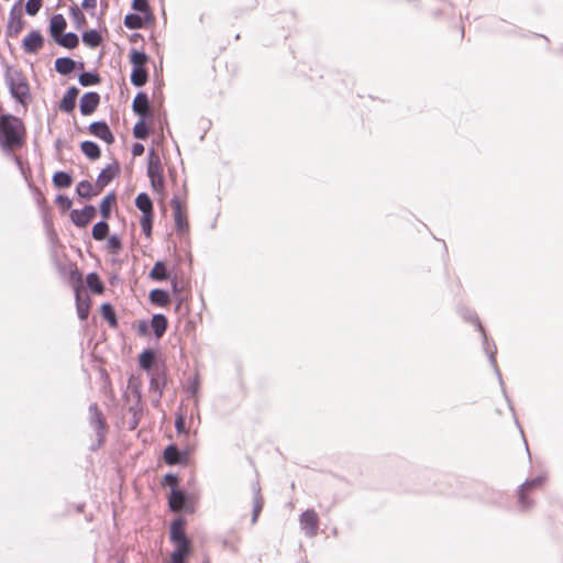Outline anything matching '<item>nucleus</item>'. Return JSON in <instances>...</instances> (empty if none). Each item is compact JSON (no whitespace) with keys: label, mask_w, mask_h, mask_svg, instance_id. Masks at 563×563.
I'll list each match as a JSON object with an SVG mask.
<instances>
[{"label":"nucleus","mask_w":563,"mask_h":563,"mask_svg":"<svg viewBox=\"0 0 563 563\" xmlns=\"http://www.w3.org/2000/svg\"><path fill=\"white\" fill-rule=\"evenodd\" d=\"M163 175V166L162 164H147V176L154 177V176H161Z\"/></svg>","instance_id":"nucleus-57"},{"label":"nucleus","mask_w":563,"mask_h":563,"mask_svg":"<svg viewBox=\"0 0 563 563\" xmlns=\"http://www.w3.org/2000/svg\"><path fill=\"white\" fill-rule=\"evenodd\" d=\"M100 104V95L97 91L85 92L79 100V111L82 115H91Z\"/></svg>","instance_id":"nucleus-15"},{"label":"nucleus","mask_w":563,"mask_h":563,"mask_svg":"<svg viewBox=\"0 0 563 563\" xmlns=\"http://www.w3.org/2000/svg\"><path fill=\"white\" fill-rule=\"evenodd\" d=\"M148 164H162L158 153L151 148L147 154Z\"/></svg>","instance_id":"nucleus-63"},{"label":"nucleus","mask_w":563,"mask_h":563,"mask_svg":"<svg viewBox=\"0 0 563 563\" xmlns=\"http://www.w3.org/2000/svg\"><path fill=\"white\" fill-rule=\"evenodd\" d=\"M516 36L520 37V38H528V37H541L543 38L547 44L549 45L550 44V40L543 35V34H539V33H534V32H525L522 29L519 27Z\"/></svg>","instance_id":"nucleus-56"},{"label":"nucleus","mask_w":563,"mask_h":563,"mask_svg":"<svg viewBox=\"0 0 563 563\" xmlns=\"http://www.w3.org/2000/svg\"><path fill=\"white\" fill-rule=\"evenodd\" d=\"M129 59L132 65L130 81L134 87L142 88L148 81L150 75L146 67L150 56L143 49L131 48Z\"/></svg>","instance_id":"nucleus-4"},{"label":"nucleus","mask_w":563,"mask_h":563,"mask_svg":"<svg viewBox=\"0 0 563 563\" xmlns=\"http://www.w3.org/2000/svg\"><path fill=\"white\" fill-rule=\"evenodd\" d=\"M150 181L154 191L163 192L165 190L164 175L150 177Z\"/></svg>","instance_id":"nucleus-51"},{"label":"nucleus","mask_w":563,"mask_h":563,"mask_svg":"<svg viewBox=\"0 0 563 563\" xmlns=\"http://www.w3.org/2000/svg\"><path fill=\"white\" fill-rule=\"evenodd\" d=\"M519 26L514 24H508L505 20L499 19L493 27V31L505 35V36H516Z\"/></svg>","instance_id":"nucleus-43"},{"label":"nucleus","mask_w":563,"mask_h":563,"mask_svg":"<svg viewBox=\"0 0 563 563\" xmlns=\"http://www.w3.org/2000/svg\"><path fill=\"white\" fill-rule=\"evenodd\" d=\"M129 40L131 43H136L137 41L142 40L143 41V35L140 34V33H132L130 36H129Z\"/></svg>","instance_id":"nucleus-64"},{"label":"nucleus","mask_w":563,"mask_h":563,"mask_svg":"<svg viewBox=\"0 0 563 563\" xmlns=\"http://www.w3.org/2000/svg\"><path fill=\"white\" fill-rule=\"evenodd\" d=\"M100 191L93 189L92 184L89 180H80L76 186V194L79 198L85 200H90L93 196L98 195Z\"/></svg>","instance_id":"nucleus-31"},{"label":"nucleus","mask_w":563,"mask_h":563,"mask_svg":"<svg viewBox=\"0 0 563 563\" xmlns=\"http://www.w3.org/2000/svg\"><path fill=\"white\" fill-rule=\"evenodd\" d=\"M148 297L151 302L158 307H165L170 301L168 291L161 288L152 289Z\"/></svg>","instance_id":"nucleus-37"},{"label":"nucleus","mask_w":563,"mask_h":563,"mask_svg":"<svg viewBox=\"0 0 563 563\" xmlns=\"http://www.w3.org/2000/svg\"><path fill=\"white\" fill-rule=\"evenodd\" d=\"M109 224L107 222V219H101L100 221L96 222L91 230V236L96 241H103L108 234H109Z\"/></svg>","instance_id":"nucleus-42"},{"label":"nucleus","mask_w":563,"mask_h":563,"mask_svg":"<svg viewBox=\"0 0 563 563\" xmlns=\"http://www.w3.org/2000/svg\"><path fill=\"white\" fill-rule=\"evenodd\" d=\"M101 76L97 70H82L78 75V81L82 87L96 86L101 82Z\"/></svg>","instance_id":"nucleus-33"},{"label":"nucleus","mask_w":563,"mask_h":563,"mask_svg":"<svg viewBox=\"0 0 563 563\" xmlns=\"http://www.w3.org/2000/svg\"><path fill=\"white\" fill-rule=\"evenodd\" d=\"M151 374L150 389L157 393L158 398L163 395V389L166 385L165 371L161 367H156Z\"/></svg>","instance_id":"nucleus-22"},{"label":"nucleus","mask_w":563,"mask_h":563,"mask_svg":"<svg viewBox=\"0 0 563 563\" xmlns=\"http://www.w3.org/2000/svg\"><path fill=\"white\" fill-rule=\"evenodd\" d=\"M168 507L173 512L192 514L195 511L194 501L188 493L180 489L177 484L170 485L168 494Z\"/></svg>","instance_id":"nucleus-6"},{"label":"nucleus","mask_w":563,"mask_h":563,"mask_svg":"<svg viewBox=\"0 0 563 563\" xmlns=\"http://www.w3.org/2000/svg\"><path fill=\"white\" fill-rule=\"evenodd\" d=\"M251 489H252V494H253V509H252L251 523L255 525L257 522L258 517L264 507V497L261 493V486H260L258 481L252 482Z\"/></svg>","instance_id":"nucleus-19"},{"label":"nucleus","mask_w":563,"mask_h":563,"mask_svg":"<svg viewBox=\"0 0 563 563\" xmlns=\"http://www.w3.org/2000/svg\"><path fill=\"white\" fill-rule=\"evenodd\" d=\"M120 164L117 161L101 169L96 180V187L99 189V191L108 186L120 174Z\"/></svg>","instance_id":"nucleus-16"},{"label":"nucleus","mask_w":563,"mask_h":563,"mask_svg":"<svg viewBox=\"0 0 563 563\" xmlns=\"http://www.w3.org/2000/svg\"><path fill=\"white\" fill-rule=\"evenodd\" d=\"M44 45V37L38 30H32L22 41V48L27 54H36Z\"/></svg>","instance_id":"nucleus-17"},{"label":"nucleus","mask_w":563,"mask_h":563,"mask_svg":"<svg viewBox=\"0 0 563 563\" xmlns=\"http://www.w3.org/2000/svg\"><path fill=\"white\" fill-rule=\"evenodd\" d=\"M78 95L79 89L76 86L68 87L63 98L59 100V110L65 113H71L76 108V100Z\"/></svg>","instance_id":"nucleus-20"},{"label":"nucleus","mask_w":563,"mask_h":563,"mask_svg":"<svg viewBox=\"0 0 563 563\" xmlns=\"http://www.w3.org/2000/svg\"><path fill=\"white\" fill-rule=\"evenodd\" d=\"M150 322L146 321V320H141L139 323H137V333L139 335L141 336H147L150 335Z\"/></svg>","instance_id":"nucleus-60"},{"label":"nucleus","mask_w":563,"mask_h":563,"mask_svg":"<svg viewBox=\"0 0 563 563\" xmlns=\"http://www.w3.org/2000/svg\"><path fill=\"white\" fill-rule=\"evenodd\" d=\"M75 59L64 56L55 59V70L62 76H69L74 70Z\"/></svg>","instance_id":"nucleus-30"},{"label":"nucleus","mask_w":563,"mask_h":563,"mask_svg":"<svg viewBox=\"0 0 563 563\" xmlns=\"http://www.w3.org/2000/svg\"><path fill=\"white\" fill-rule=\"evenodd\" d=\"M131 8L134 12L141 13L150 9L148 0H132Z\"/></svg>","instance_id":"nucleus-55"},{"label":"nucleus","mask_w":563,"mask_h":563,"mask_svg":"<svg viewBox=\"0 0 563 563\" xmlns=\"http://www.w3.org/2000/svg\"><path fill=\"white\" fill-rule=\"evenodd\" d=\"M54 42L67 49H74L79 45V37L75 32L60 34Z\"/></svg>","instance_id":"nucleus-29"},{"label":"nucleus","mask_w":563,"mask_h":563,"mask_svg":"<svg viewBox=\"0 0 563 563\" xmlns=\"http://www.w3.org/2000/svg\"><path fill=\"white\" fill-rule=\"evenodd\" d=\"M170 286H172L173 295L177 298V301H178L177 308H178L185 300V298L183 296L184 287H183V285H180L177 276H174L173 278H170Z\"/></svg>","instance_id":"nucleus-48"},{"label":"nucleus","mask_w":563,"mask_h":563,"mask_svg":"<svg viewBox=\"0 0 563 563\" xmlns=\"http://www.w3.org/2000/svg\"><path fill=\"white\" fill-rule=\"evenodd\" d=\"M55 202L63 211L69 210L73 205V200L68 196L62 194L56 196Z\"/></svg>","instance_id":"nucleus-54"},{"label":"nucleus","mask_w":563,"mask_h":563,"mask_svg":"<svg viewBox=\"0 0 563 563\" xmlns=\"http://www.w3.org/2000/svg\"><path fill=\"white\" fill-rule=\"evenodd\" d=\"M157 353L155 350L147 347L144 349L137 357L139 365L142 369L147 373L153 372L157 366L156 365Z\"/></svg>","instance_id":"nucleus-21"},{"label":"nucleus","mask_w":563,"mask_h":563,"mask_svg":"<svg viewBox=\"0 0 563 563\" xmlns=\"http://www.w3.org/2000/svg\"><path fill=\"white\" fill-rule=\"evenodd\" d=\"M187 521L185 517L178 516L169 525V541L174 547H191V541L186 533Z\"/></svg>","instance_id":"nucleus-9"},{"label":"nucleus","mask_w":563,"mask_h":563,"mask_svg":"<svg viewBox=\"0 0 563 563\" xmlns=\"http://www.w3.org/2000/svg\"><path fill=\"white\" fill-rule=\"evenodd\" d=\"M124 26L129 30H139L143 27V19L137 12L128 13L123 20Z\"/></svg>","instance_id":"nucleus-45"},{"label":"nucleus","mask_w":563,"mask_h":563,"mask_svg":"<svg viewBox=\"0 0 563 563\" xmlns=\"http://www.w3.org/2000/svg\"><path fill=\"white\" fill-rule=\"evenodd\" d=\"M69 16L71 18L77 30H81L87 25V19L78 4L73 3L69 5Z\"/></svg>","instance_id":"nucleus-38"},{"label":"nucleus","mask_w":563,"mask_h":563,"mask_svg":"<svg viewBox=\"0 0 563 563\" xmlns=\"http://www.w3.org/2000/svg\"><path fill=\"white\" fill-rule=\"evenodd\" d=\"M191 553V547H175L170 553L169 561L166 563H187Z\"/></svg>","instance_id":"nucleus-40"},{"label":"nucleus","mask_w":563,"mask_h":563,"mask_svg":"<svg viewBox=\"0 0 563 563\" xmlns=\"http://www.w3.org/2000/svg\"><path fill=\"white\" fill-rule=\"evenodd\" d=\"M199 388H200L199 376L195 375V376L190 377L188 379V384H187V391L189 393V395L196 396L199 391Z\"/></svg>","instance_id":"nucleus-52"},{"label":"nucleus","mask_w":563,"mask_h":563,"mask_svg":"<svg viewBox=\"0 0 563 563\" xmlns=\"http://www.w3.org/2000/svg\"><path fill=\"white\" fill-rule=\"evenodd\" d=\"M67 27L66 19L60 13L54 14L49 20V35L56 40Z\"/></svg>","instance_id":"nucleus-24"},{"label":"nucleus","mask_w":563,"mask_h":563,"mask_svg":"<svg viewBox=\"0 0 563 563\" xmlns=\"http://www.w3.org/2000/svg\"><path fill=\"white\" fill-rule=\"evenodd\" d=\"M152 132V126L148 122H145L143 119L137 120L135 125L133 126V136L137 140H146Z\"/></svg>","instance_id":"nucleus-44"},{"label":"nucleus","mask_w":563,"mask_h":563,"mask_svg":"<svg viewBox=\"0 0 563 563\" xmlns=\"http://www.w3.org/2000/svg\"><path fill=\"white\" fill-rule=\"evenodd\" d=\"M153 221H154V213H145V214H142V217H141V220H140L141 229H142L143 234L146 238H150L152 235Z\"/></svg>","instance_id":"nucleus-46"},{"label":"nucleus","mask_w":563,"mask_h":563,"mask_svg":"<svg viewBox=\"0 0 563 563\" xmlns=\"http://www.w3.org/2000/svg\"><path fill=\"white\" fill-rule=\"evenodd\" d=\"M150 278L156 282H165L170 278L168 267L164 261H157L152 267Z\"/></svg>","instance_id":"nucleus-25"},{"label":"nucleus","mask_w":563,"mask_h":563,"mask_svg":"<svg viewBox=\"0 0 563 563\" xmlns=\"http://www.w3.org/2000/svg\"><path fill=\"white\" fill-rule=\"evenodd\" d=\"M145 151V147L142 143L135 142L132 144L131 153L134 157L141 156Z\"/></svg>","instance_id":"nucleus-62"},{"label":"nucleus","mask_w":563,"mask_h":563,"mask_svg":"<svg viewBox=\"0 0 563 563\" xmlns=\"http://www.w3.org/2000/svg\"><path fill=\"white\" fill-rule=\"evenodd\" d=\"M192 450L194 449L190 445L179 449L177 444L170 443L164 449L162 457L169 466H185L189 462Z\"/></svg>","instance_id":"nucleus-7"},{"label":"nucleus","mask_w":563,"mask_h":563,"mask_svg":"<svg viewBox=\"0 0 563 563\" xmlns=\"http://www.w3.org/2000/svg\"><path fill=\"white\" fill-rule=\"evenodd\" d=\"M134 203L142 214L154 213L153 201L146 192H140L135 197Z\"/></svg>","instance_id":"nucleus-36"},{"label":"nucleus","mask_w":563,"mask_h":563,"mask_svg":"<svg viewBox=\"0 0 563 563\" xmlns=\"http://www.w3.org/2000/svg\"><path fill=\"white\" fill-rule=\"evenodd\" d=\"M22 0H18L10 10L9 21L5 30L7 37H16L24 29L25 22L21 9Z\"/></svg>","instance_id":"nucleus-11"},{"label":"nucleus","mask_w":563,"mask_h":563,"mask_svg":"<svg viewBox=\"0 0 563 563\" xmlns=\"http://www.w3.org/2000/svg\"><path fill=\"white\" fill-rule=\"evenodd\" d=\"M150 328L153 330L154 335L157 339H161L168 328V320L166 316L163 313L153 314L150 321Z\"/></svg>","instance_id":"nucleus-23"},{"label":"nucleus","mask_w":563,"mask_h":563,"mask_svg":"<svg viewBox=\"0 0 563 563\" xmlns=\"http://www.w3.org/2000/svg\"><path fill=\"white\" fill-rule=\"evenodd\" d=\"M173 484H177L178 485V475L174 474V473L165 474L164 477H163V481H162V485L170 487V485H173Z\"/></svg>","instance_id":"nucleus-61"},{"label":"nucleus","mask_w":563,"mask_h":563,"mask_svg":"<svg viewBox=\"0 0 563 563\" xmlns=\"http://www.w3.org/2000/svg\"><path fill=\"white\" fill-rule=\"evenodd\" d=\"M107 249L111 254H119L122 250L121 238L117 234L109 235L107 240Z\"/></svg>","instance_id":"nucleus-47"},{"label":"nucleus","mask_w":563,"mask_h":563,"mask_svg":"<svg viewBox=\"0 0 563 563\" xmlns=\"http://www.w3.org/2000/svg\"><path fill=\"white\" fill-rule=\"evenodd\" d=\"M133 394L135 396L136 404L134 406H130V408H129V411L132 413V418L130 420V427H129L130 430H134L137 428L139 422H140V417L142 415L141 408H137V406L141 401V393L139 391L137 388H135L133 390Z\"/></svg>","instance_id":"nucleus-39"},{"label":"nucleus","mask_w":563,"mask_h":563,"mask_svg":"<svg viewBox=\"0 0 563 563\" xmlns=\"http://www.w3.org/2000/svg\"><path fill=\"white\" fill-rule=\"evenodd\" d=\"M89 424L92 429L96 430L97 438H98V444L91 446V450H96L98 446H100L106 439V434L108 431V426L106 422V419L99 409L98 405L96 402L90 404L89 408Z\"/></svg>","instance_id":"nucleus-8"},{"label":"nucleus","mask_w":563,"mask_h":563,"mask_svg":"<svg viewBox=\"0 0 563 563\" xmlns=\"http://www.w3.org/2000/svg\"><path fill=\"white\" fill-rule=\"evenodd\" d=\"M134 114L139 117V120L143 119L145 122H148L150 125L152 126L154 119H155L153 106L145 110L139 111V113H134Z\"/></svg>","instance_id":"nucleus-53"},{"label":"nucleus","mask_w":563,"mask_h":563,"mask_svg":"<svg viewBox=\"0 0 563 563\" xmlns=\"http://www.w3.org/2000/svg\"><path fill=\"white\" fill-rule=\"evenodd\" d=\"M456 311L461 316V318H463V320L465 322L474 324L475 328L479 331V333L482 335V341H483V350L486 353L488 361H489L492 367L494 368V372L498 378L503 395L508 404V407L511 410L514 417H516L514 405H512L509 396L507 395L506 387H505V384L503 380V376H501L500 369L497 365V361H496L497 347H496L495 343L493 342L492 345L489 344L485 328L483 327L477 313L473 309H471L470 307H467L465 305H459L456 307ZM515 422H516L517 427L519 428L521 434L523 435V430H522L521 426L519 424V421L517 418H515Z\"/></svg>","instance_id":"nucleus-1"},{"label":"nucleus","mask_w":563,"mask_h":563,"mask_svg":"<svg viewBox=\"0 0 563 563\" xmlns=\"http://www.w3.org/2000/svg\"><path fill=\"white\" fill-rule=\"evenodd\" d=\"M81 40L84 44L88 47L96 48L102 43L103 37L100 31L96 29H90L82 32Z\"/></svg>","instance_id":"nucleus-27"},{"label":"nucleus","mask_w":563,"mask_h":563,"mask_svg":"<svg viewBox=\"0 0 563 563\" xmlns=\"http://www.w3.org/2000/svg\"><path fill=\"white\" fill-rule=\"evenodd\" d=\"M25 143V128L22 120L11 113L0 115V147L7 154Z\"/></svg>","instance_id":"nucleus-2"},{"label":"nucleus","mask_w":563,"mask_h":563,"mask_svg":"<svg viewBox=\"0 0 563 563\" xmlns=\"http://www.w3.org/2000/svg\"><path fill=\"white\" fill-rule=\"evenodd\" d=\"M170 205L174 209V221L177 232L179 234L188 233L189 223L186 211L184 210L179 198L177 196H174L170 200Z\"/></svg>","instance_id":"nucleus-13"},{"label":"nucleus","mask_w":563,"mask_h":563,"mask_svg":"<svg viewBox=\"0 0 563 563\" xmlns=\"http://www.w3.org/2000/svg\"><path fill=\"white\" fill-rule=\"evenodd\" d=\"M300 525L306 536L312 538L317 536L319 529V517L313 509H307L300 515Z\"/></svg>","instance_id":"nucleus-14"},{"label":"nucleus","mask_w":563,"mask_h":563,"mask_svg":"<svg viewBox=\"0 0 563 563\" xmlns=\"http://www.w3.org/2000/svg\"><path fill=\"white\" fill-rule=\"evenodd\" d=\"M100 313L102 318L108 322L109 327L112 329L118 328L119 321L117 318L115 310L110 302H103L100 307Z\"/></svg>","instance_id":"nucleus-34"},{"label":"nucleus","mask_w":563,"mask_h":563,"mask_svg":"<svg viewBox=\"0 0 563 563\" xmlns=\"http://www.w3.org/2000/svg\"><path fill=\"white\" fill-rule=\"evenodd\" d=\"M545 482L544 475H538L531 479L523 482L518 489V504L521 510H528L532 507L533 503L528 498L527 494L536 488H539Z\"/></svg>","instance_id":"nucleus-10"},{"label":"nucleus","mask_w":563,"mask_h":563,"mask_svg":"<svg viewBox=\"0 0 563 563\" xmlns=\"http://www.w3.org/2000/svg\"><path fill=\"white\" fill-rule=\"evenodd\" d=\"M97 208L92 205H86L82 209H73L70 220L79 229L86 228L96 217Z\"/></svg>","instance_id":"nucleus-12"},{"label":"nucleus","mask_w":563,"mask_h":563,"mask_svg":"<svg viewBox=\"0 0 563 563\" xmlns=\"http://www.w3.org/2000/svg\"><path fill=\"white\" fill-rule=\"evenodd\" d=\"M175 429L178 435H189V431L186 428V416L183 413H179L176 416L175 419Z\"/></svg>","instance_id":"nucleus-49"},{"label":"nucleus","mask_w":563,"mask_h":563,"mask_svg":"<svg viewBox=\"0 0 563 563\" xmlns=\"http://www.w3.org/2000/svg\"><path fill=\"white\" fill-rule=\"evenodd\" d=\"M140 14H141V19H143V26L144 25H152V24H154L155 15H154V13H153L151 8L147 9L146 11H144V12H141Z\"/></svg>","instance_id":"nucleus-58"},{"label":"nucleus","mask_w":563,"mask_h":563,"mask_svg":"<svg viewBox=\"0 0 563 563\" xmlns=\"http://www.w3.org/2000/svg\"><path fill=\"white\" fill-rule=\"evenodd\" d=\"M52 183L53 186L57 189H66L73 185L74 178L70 173L58 170L54 173L52 177Z\"/></svg>","instance_id":"nucleus-26"},{"label":"nucleus","mask_w":563,"mask_h":563,"mask_svg":"<svg viewBox=\"0 0 563 563\" xmlns=\"http://www.w3.org/2000/svg\"><path fill=\"white\" fill-rule=\"evenodd\" d=\"M86 285L92 294L100 295L104 291V284L96 272L87 274Z\"/></svg>","instance_id":"nucleus-35"},{"label":"nucleus","mask_w":563,"mask_h":563,"mask_svg":"<svg viewBox=\"0 0 563 563\" xmlns=\"http://www.w3.org/2000/svg\"><path fill=\"white\" fill-rule=\"evenodd\" d=\"M4 80L9 88L11 97L21 104H26L31 98L29 84L23 74L13 69L11 66H5Z\"/></svg>","instance_id":"nucleus-3"},{"label":"nucleus","mask_w":563,"mask_h":563,"mask_svg":"<svg viewBox=\"0 0 563 563\" xmlns=\"http://www.w3.org/2000/svg\"><path fill=\"white\" fill-rule=\"evenodd\" d=\"M80 150L82 154L90 161H96L101 156L100 146L96 142L90 140L82 141L80 143Z\"/></svg>","instance_id":"nucleus-28"},{"label":"nucleus","mask_w":563,"mask_h":563,"mask_svg":"<svg viewBox=\"0 0 563 563\" xmlns=\"http://www.w3.org/2000/svg\"><path fill=\"white\" fill-rule=\"evenodd\" d=\"M97 7V0H82L80 4L81 10L91 11L90 14L95 15V10Z\"/></svg>","instance_id":"nucleus-59"},{"label":"nucleus","mask_w":563,"mask_h":563,"mask_svg":"<svg viewBox=\"0 0 563 563\" xmlns=\"http://www.w3.org/2000/svg\"><path fill=\"white\" fill-rule=\"evenodd\" d=\"M152 103L150 98L145 91H139L133 101H132V111L133 113H139V111L151 108Z\"/></svg>","instance_id":"nucleus-41"},{"label":"nucleus","mask_w":563,"mask_h":563,"mask_svg":"<svg viewBox=\"0 0 563 563\" xmlns=\"http://www.w3.org/2000/svg\"><path fill=\"white\" fill-rule=\"evenodd\" d=\"M69 279L73 283L75 291V301L78 318L84 321L88 318L91 307V299L85 291L82 285V275L78 269L70 272Z\"/></svg>","instance_id":"nucleus-5"},{"label":"nucleus","mask_w":563,"mask_h":563,"mask_svg":"<svg viewBox=\"0 0 563 563\" xmlns=\"http://www.w3.org/2000/svg\"><path fill=\"white\" fill-rule=\"evenodd\" d=\"M117 196L114 191L109 192L106 195L99 205V212L102 217V219H109L111 216L112 207L115 205Z\"/></svg>","instance_id":"nucleus-32"},{"label":"nucleus","mask_w":563,"mask_h":563,"mask_svg":"<svg viewBox=\"0 0 563 563\" xmlns=\"http://www.w3.org/2000/svg\"><path fill=\"white\" fill-rule=\"evenodd\" d=\"M88 131L107 144L114 143V135L106 121H93L89 124Z\"/></svg>","instance_id":"nucleus-18"},{"label":"nucleus","mask_w":563,"mask_h":563,"mask_svg":"<svg viewBox=\"0 0 563 563\" xmlns=\"http://www.w3.org/2000/svg\"><path fill=\"white\" fill-rule=\"evenodd\" d=\"M43 5V0H27L25 3V12L30 16H34L38 13Z\"/></svg>","instance_id":"nucleus-50"}]
</instances>
